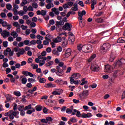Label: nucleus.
<instances>
[{
    "mask_svg": "<svg viewBox=\"0 0 125 125\" xmlns=\"http://www.w3.org/2000/svg\"><path fill=\"white\" fill-rule=\"evenodd\" d=\"M77 49L79 51L82 50L84 53H89L92 52L93 50L92 45L89 44H86L83 45L80 44L77 46Z\"/></svg>",
    "mask_w": 125,
    "mask_h": 125,
    "instance_id": "obj_1",
    "label": "nucleus"
},
{
    "mask_svg": "<svg viewBox=\"0 0 125 125\" xmlns=\"http://www.w3.org/2000/svg\"><path fill=\"white\" fill-rule=\"evenodd\" d=\"M110 48H111L110 43H104L101 47V52L103 54H106Z\"/></svg>",
    "mask_w": 125,
    "mask_h": 125,
    "instance_id": "obj_2",
    "label": "nucleus"
},
{
    "mask_svg": "<svg viewBox=\"0 0 125 125\" xmlns=\"http://www.w3.org/2000/svg\"><path fill=\"white\" fill-rule=\"evenodd\" d=\"M72 27H73V25H72L71 24L69 23V22H66L65 23L64 26H63L62 29L64 31H67V30H68V31L70 32V31H72Z\"/></svg>",
    "mask_w": 125,
    "mask_h": 125,
    "instance_id": "obj_3",
    "label": "nucleus"
},
{
    "mask_svg": "<svg viewBox=\"0 0 125 125\" xmlns=\"http://www.w3.org/2000/svg\"><path fill=\"white\" fill-rule=\"evenodd\" d=\"M17 28L16 30V31H13L11 33V35L13 36V37L14 38V39H16V38H17V37H18V34H17V33L19 34V33H20V32H21V29H20V27H18Z\"/></svg>",
    "mask_w": 125,
    "mask_h": 125,
    "instance_id": "obj_4",
    "label": "nucleus"
},
{
    "mask_svg": "<svg viewBox=\"0 0 125 125\" xmlns=\"http://www.w3.org/2000/svg\"><path fill=\"white\" fill-rule=\"evenodd\" d=\"M72 54V49L71 48H68L65 51V53L63 55V57L65 58H68L69 56H71Z\"/></svg>",
    "mask_w": 125,
    "mask_h": 125,
    "instance_id": "obj_5",
    "label": "nucleus"
},
{
    "mask_svg": "<svg viewBox=\"0 0 125 125\" xmlns=\"http://www.w3.org/2000/svg\"><path fill=\"white\" fill-rule=\"evenodd\" d=\"M90 70L93 72H98L100 70V67L98 65H92L90 67Z\"/></svg>",
    "mask_w": 125,
    "mask_h": 125,
    "instance_id": "obj_6",
    "label": "nucleus"
},
{
    "mask_svg": "<svg viewBox=\"0 0 125 125\" xmlns=\"http://www.w3.org/2000/svg\"><path fill=\"white\" fill-rule=\"evenodd\" d=\"M55 86H56V85L54 83H52L51 82L45 84L44 85V87L46 88H51L55 87Z\"/></svg>",
    "mask_w": 125,
    "mask_h": 125,
    "instance_id": "obj_7",
    "label": "nucleus"
},
{
    "mask_svg": "<svg viewBox=\"0 0 125 125\" xmlns=\"http://www.w3.org/2000/svg\"><path fill=\"white\" fill-rule=\"evenodd\" d=\"M9 32L6 31V30H4L3 32L1 33V36H2L3 38H5V37H9Z\"/></svg>",
    "mask_w": 125,
    "mask_h": 125,
    "instance_id": "obj_8",
    "label": "nucleus"
},
{
    "mask_svg": "<svg viewBox=\"0 0 125 125\" xmlns=\"http://www.w3.org/2000/svg\"><path fill=\"white\" fill-rule=\"evenodd\" d=\"M125 61V59L121 58L120 60H118V62L116 63V66H119V67H122V65H123V62Z\"/></svg>",
    "mask_w": 125,
    "mask_h": 125,
    "instance_id": "obj_9",
    "label": "nucleus"
},
{
    "mask_svg": "<svg viewBox=\"0 0 125 125\" xmlns=\"http://www.w3.org/2000/svg\"><path fill=\"white\" fill-rule=\"evenodd\" d=\"M37 15H42V16H44L46 15V11L43 10H42L41 11L40 10L37 12Z\"/></svg>",
    "mask_w": 125,
    "mask_h": 125,
    "instance_id": "obj_10",
    "label": "nucleus"
},
{
    "mask_svg": "<svg viewBox=\"0 0 125 125\" xmlns=\"http://www.w3.org/2000/svg\"><path fill=\"white\" fill-rule=\"evenodd\" d=\"M104 72H106V73H109V72H111V65L109 64L105 65Z\"/></svg>",
    "mask_w": 125,
    "mask_h": 125,
    "instance_id": "obj_11",
    "label": "nucleus"
},
{
    "mask_svg": "<svg viewBox=\"0 0 125 125\" xmlns=\"http://www.w3.org/2000/svg\"><path fill=\"white\" fill-rule=\"evenodd\" d=\"M96 58V54H92L90 58L88 59V62L90 63L92 60H94Z\"/></svg>",
    "mask_w": 125,
    "mask_h": 125,
    "instance_id": "obj_12",
    "label": "nucleus"
},
{
    "mask_svg": "<svg viewBox=\"0 0 125 125\" xmlns=\"http://www.w3.org/2000/svg\"><path fill=\"white\" fill-rule=\"evenodd\" d=\"M56 75H57V76H59L60 77H61V76L63 75L64 71L63 70V69H61L60 70L56 71Z\"/></svg>",
    "mask_w": 125,
    "mask_h": 125,
    "instance_id": "obj_13",
    "label": "nucleus"
},
{
    "mask_svg": "<svg viewBox=\"0 0 125 125\" xmlns=\"http://www.w3.org/2000/svg\"><path fill=\"white\" fill-rule=\"evenodd\" d=\"M62 41V38L61 37L58 36L56 39L53 40L54 42H61Z\"/></svg>",
    "mask_w": 125,
    "mask_h": 125,
    "instance_id": "obj_14",
    "label": "nucleus"
},
{
    "mask_svg": "<svg viewBox=\"0 0 125 125\" xmlns=\"http://www.w3.org/2000/svg\"><path fill=\"white\" fill-rule=\"evenodd\" d=\"M72 76L73 79H75V80H78V79H79V78L81 77V74L78 73H74L72 75Z\"/></svg>",
    "mask_w": 125,
    "mask_h": 125,
    "instance_id": "obj_15",
    "label": "nucleus"
},
{
    "mask_svg": "<svg viewBox=\"0 0 125 125\" xmlns=\"http://www.w3.org/2000/svg\"><path fill=\"white\" fill-rule=\"evenodd\" d=\"M0 24H1L2 27H6L8 24L6 21H4L3 20L0 19Z\"/></svg>",
    "mask_w": 125,
    "mask_h": 125,
    "instance_id": "obj_16",
    "label": "nucleus"
},
{
    "mask_svg": "<svg viewBox=\"0 0 125 125\" xmlns=\"http://www.w3.org/2000/svg\"><path fill=\"white\" fill-rule=\"evenodd\" d=\"M74 112L76 113V117H78V118H81L82 117V114H81V111H78L77 109H73Z\"/></svg>",
    "mask_w": 125,
    "mask_h": 125,
    "instance_id": "obj_17",
    "label": "nucleus"
},
{
    "mask_svg": "<svg viewBox=\"0 0 125 125\" xmlns=\"http://www.w3.org/2000/svg\"><path fill=\"white\" fill-rule=\"evenodd\" d=\"M88 95V90L83 91L82 93L80 95V96H87Z\"/></svg>",
    "mask_w": 125,
    "mask_h": 125,
    "instance_id": "obj_18",
    "label": "nucleus"
},
{
    "mask_svg": "<svg viewBox=\"0 0 125 125\" xmlns=\"http://www.w3.org/2000/svg\"><path fill=\"white\" fill-rule=\"evenodd\" d=\"M52 53L53 54H54V55H56L57 56H59V55H60V53H59V52L56 50V49H54L52 50Z\"/></svg>",
    "mask_w": 125,
    "mask_h": 125,
    "instance_id": "obj_19",
    "label": "nucleus"
},
{
    "mask_svg": "<svg viewBox=\"0 0 125 125\" xmlns=\"http://www.w3.org/2000/svg\"><path fill=\"white\" fill-rule=\"evenodd\" d=\"M52 53L53 54H54V55H56L57 56H59V55H60V53H59V52L56 50V49H54L52 50Z\"/></svg>",
    "mask_w": 125,
    "mask_h": 125,
    "instance_id": "obj_20",
    "label": "nucleus"
},
{
    "mask_svg": "<svg viewBox=\"0 0 125 125\" xmlns=\"http://www.w3.org/2000/svg\"><path fill=\"white\" fill-rule=\"evenodd\" d=\"M36 111H41L42 110V106L40 105H37L35 107Z\"/></svg>",
    "mask_w": 125,
    "mask_h": 125,
    "instance_id": "obj_21",
    "label": "nucleus"
},
{
    "mask_svg": "<svg viewBox=\"0 0 125 125\" xmlns=\"http://www.w3.org/2000/svg\"><path fill=\"white\" fill-rule=\"evenodd\" d=\"M115 58H116V57L115 56V55H114V54H111L110 55L109 61H110V62H113V61L115 60Z\"/></svg>",
    "mask_w": 125,
    "mask_h": 125,
    "instance_id": "obj_22",
    "label": "nucleus"
},
{
    "mask_svg": "<svg viewBox=\"0 0 125 125\" xmlns=\"http://www.w3.org/2000/svg\"><path fill=\"white\" fill-rule=\"evenodd\" d=\"M67 44H68V40H65L62 42V47H66Z\"/></svg>",
    "mask_w": 125,
    "mask_h": 125,
    "instance_id": "obj_23",
    "label": "nucleus"
},
{
    "mask_svg": "<svg viewBox=\"0 0 125 125\" xmlns=\"http://www.w3.org/2000/svg\"><path fill=\"white\" fill-rule=\"evenodd\" d=\"M35 44H37V41L32 40L30 42V46H31V45H35Z\"/></svg>",
    "mask_w": 125,
    "mask_h": 125,
    "instance_id": "obj_24",
    "label": "nucleus"
},
{
    "mask_svg": "<svg viewBox=\"0 0 125 125\" xmlns=\"http://www.w3.org/2000/svg\"><path fill=\"white\" fill-rule=\"evenodd\" d=\"M27 81H28V80H27L26 78H22L21 79V83H22V84H26V83H27Z\"/></svg>",
    "mask_w": 125,
    "mask_h": 125,
    "instance_id": "obj_25",
    "label": "nucleus"
},
{
    "mask_svg": "<svg viewBox=\"0 0 125 125\" xmlns=\"http://www.w3.org/2000/svg\"><path fill=\"white\" fill-rule=\"evenodd\" d=\"M95 21L97 22V23H103V22H104V20L101 19V18H99V19H96L95 20Z\"/></svg>",
    "mask_w": 125,
    "mask_h": 125,
    "instance_id": "obj_26",
    "label": "nucleus"
},
{
    "mask_svg": "<svg viewBox=\"0 0 125 125\" xmlns=\"http://www.w3.org/2000/svg\"><path fill=\"white\" fill-rule=\"evenodd\" d=\"M23 44L25 45H28V46H30V40H24L23 42Z\"/></svg>",
    "mask_w": 125,
    "mask_h": 125,
    "instance_id": "obj_27",
    "label": "nucleus"
},
{
    "mask_svg": "<svg viewBox=\"0 0 125 125\" xmlns=\"http://www.w3.org/2000/svg\"><path fill=\"white\" fill-rule=\"evenodd\" d=\"M8 49L10 50V48L9 47L7 48L6 50H4L3 54H4V55L5 56H7V55L8 54Z\"/></svg>",
    "mask_w": 125,
    "mask_h": 125,
    "instance_id": "obj_28",
    "label": "nucleus"
},
{
    "mask_svg": "<svg viewBox=\"0 0 125 125\" xmlns=\"http://www.w3.org/2000/svg\"><path fill=\"white\" fill-rule=\"evenodd\" d=\"M46 80L44 78H40L39 79V83H45Z\"/></svg>",
    "mask_w": 125,
    "mask_h": 125,
    "instance_id": "obj_29",
    "label": "nucleus"
},
{
    "mask_svg": "<svg viewBox=\"0 0 125 125\" xmlns=\"http://www.w3.org/2000/svg\"><path fill=\"white\" fill-rule=\"evenodd\" d=\"M6 7L8 10H10L12 8V6L10 3H7L6 5Z\"/></svg>",
    "mask_w": 125,
    "mask_h": 125,
    "instance_id": "obj_30",
    "label": "nucleus"
},
{
    "mask_svg": "<svg viewBox=\"0 0 125 125\" xmlns=\"http://www.w3.org/2000/svg\"><path fill=\"white\" fill-rule=\"evenodd\" d=\"M14 95H16V96H21V93L19 91H14Z\"/></svg>",
    "mask_w": 125,
    "mask_h": 125,
    "instance_id": "obj_31",
    "label": "nucleus"
},
{
    "mask_svg": "<svg viewBox=\"0 0 125 125\" xmlns=\"http://www.w3.org/2000/svg\"><path fill=\"white\" fill-rule=\"evenodd\" d=\"M13 25L14 27H16V28H18V27H20V24L17 21H15L13 23Z\"/></svg>",
    "mask_w": 125,
    "mask_h": 125,
    "instance_id": "obj_32",
    "label": "nucleus"
},
{
    "mask_svg": "<svg viewBox=\"0 0 125 125\" xmlns=\"http://www.w3.org/2000/svg\"><path fill=\"white\" fill-rule=\"evenodd\" d=\"M30 109H32V105L31 104L26 106L24 110V111H26V110H30Z\"/></svg>",
    "mask_w": 125,
    "mask_h": 125,
    "instance_id": "obj_33",
    "label": "nucleus"
},
{
    "mask_svg": "<svg viewBox=\"0 0 125 125\" xmlns=\"http://www.w3.org/2000/svg\"><path fill=\"white\" fill-rule=\"evenodd\" d=\"M70 122H71V123H77V120L76 117H72L70 118Z\"/></svg>",
    "mask_w": 125,
    "mask_h": 125,
    "instance_id": "obj_34",
    "label": "nucleus"
},
{
    "mask_svg": "<svg viewBox=\"0 0 125 125\" xmlns=\"http://www.w3.org/2000/svg\"><path fill=\"white\" fill-rule=\"evenodd\" d=\"M96 3H97V2H93L92 3H91V8L92 10H93V9H94V5H95Z\"/></svg>",
    "mask_w": 125,
    "mask_h": 125,
    "instance_id": "obj_35",
    "label": "nucleus"
},
{
    "mask_svg": "<svg viewBox=\"0 0 125 125\" xmlns=\"http://www.w3.org/2000/svg\"><path fill=\"white\" fill-rule=\"evenodd\" d=\"M14 8L13 9V11H14V10H17L18 8H19V6L17 4H14L13 5Z\"/></svg>",
    "mask_w": 125,
    "mask_h": 125,
    "instance_id": "obj_36",
    "label": "nucleus"
},
{
    "mask_svg": "<svg viewBox=\"0 0 125 125\" xmlns=\"http://www.w3.org/2000/svg\"><path fill=\"white\" fill-rule=\"evenodd\" d=\"M72 112H73V110L70 108H67L66 110V113H67V114H72Z\"/></svg>",
    "mask_w": 125,
    "mask_h": 125,
    "instance_id": "obj_37",
    "label": "nucleus"
},
{
    "mask_svg": "<svg viewBox=\"0 0 125 125\" xmlns=\"http://www.w3.org/2000/svg\"><path fill=\"white\" fill-rule=\"evenodd\" d=\"M12 114H13V116L14 117H15V118H16L17 119L19 118V116H17V113L16 111H13Z\"/></svg>",
    "mask_w": 125,
    "mask_h": 125,
    "instance_id": "obj_38",
    "label": "nucleus"
},
{
    "mask_svg": "<svg viewBox=\"0 0 125 125\" xmlns=\"http://www.w3.org/2000/svg\"><path fill=\"white\" fill-rule=\"evenodd\" d=\"M47 123H48V122H52V118L51 117H47L46 118Z\"/></svg>",
    "mask_w": 125,
    "mask_h": 125,
    "instance_id": "obj_39",
    "label": "nucleus"
},
{
    "mask_svg": "<svg viewBox=\"0 0 125 125\" xmlns=\"http://www.w3.org/2000/svg\"><path fill=\"white\" fill-rule=\"evenodd\" d=\"M117 42L118 43H124L125 42V40L119 38V40L117 41Z\"/></svg>",
    "mask_w": 125,
    "mask_h": 125,
    "instance_id": "obj_40",
    "label": "nucleus"
},
{
    "mask_svg": "<svg viewBox=\"0 0 125 125\" xmlns=\"http://www.w3.org/2000/svg\"><path fill=\"white\" fill-rule=\"evenodd\" d=\"M8 45V42L7 41H5L3 42V46L4 47H7Z\"/></svg>",
    "mask_w": 125,
    "mask_h": 125,
    "instance_id": "obj_41",
    "label": "nucleus"
},
{
    "mask_svg": "<svg viewBox=\"0 0 125 125\" xmlns=\"http://www.w3.org/2000/svg\"><path fill=\"white\" fill-rule=\"evenodd\" d=\"M29 71H22V74L23 75H24V76H26V77H28L29 76Z\"/></svg>",
    "mask_w": 125,
    "mask_h": 125,
    "instance_id": "obj_42",
    "label": "nucleus"
},
{
    "mask_svg": "<svg viewBox=\"0 0 125 125\" xmlns=\"http://www.w3.org/2000/svg\"><path fill=\"white\" fill-rule=\"evenodd\" d=\"M37 48L38 49H42V48H43V44H39L37 45Z\"/></svg>",
    "mask_w": 125,
    "mask_h": 125,
    "instance_id": "obj_43",
    "label": "nucleus"
},
{
    "mask_svg": "<svg viewBox=\"0 0 125 125\" xmlns=\"http://www.w3.org/2000/svg\"><path fill=\"white\" fill-rule=\"evenodd\" d=\"M5 97L7 101H10V100H11V97H10L9 95H6Z\"/></svg>",
    "mask_w": 125,
    "mask_h": 125,
    "instance_id": "obj_44",
    "label": "nucleus"
},
{
    "mask_svg": "<svg viewBox=\"0 0 125 125\" xmlns=\"http://www.w3.org/2000/svg\"><path fill=\"white\" fill-rule=\"evenodd\" d=\"M57 50L59 53L61 52L62 50V47H61V46L57 47Z\"/></svg>",
    "mask_w": 125,
    "mask_h": 125,
    "instance_id": "obj_45",
    "label": "nucleus"
},
{
    "mask_svg": "<svg viewBox=\"0 0 125 125\" xmlns=\"http://www.w3.org/2000/svg\"><path fill=\"white\" fill-rule=\"evenodd\" d=\"M73 103H75V104H79L80 103V100H77L76 99H74L73 100Z\"/></svg>",
    "mask_w": 125,
    "mask_h": 125,
    "instance_id": "obj_46",
    "label": "nucleus"
},
{
    "mask_svg": "<svg viewBox=\"0 0 125 125\" xmlns=\"http://www.w3.org/2000/svg\"><path fill=\"white\" fill-rule=\"evenodd\" d=\"M10 72H11V69H10V68L8 67L6 69V75H7V74H9V73H10Z\"/></svg>",
    "mask_w": 125,
    "mask_h": 125,
    "instance_id": "obj_47",
    "label": "nucleus"
},
{
    "mask_svg": "<svg viewBox=\"0 0 125 125\" xmlns=\"http://www.w3.org/2000/svg\"><path fill=\"white\" fill-rule=\"evenodd\" d=\"M32 6L34 8H38V3H36V2H33L32 3Z\"/></svg>",
    "mask_w": 125,
    "mask_h": 125,
    "instance_id": "obj_48",
    "label": "nucleus"
},
{
    "mask_svg": "<svg viewBox=\"0 0 125 125\" xmlns=\"http://www.w3.org/2000/svg\"><path fill=\"white\" fill-rule=\"evenodd\" d=\"M70 83L71 84H73V83H74L75 82V79H74V78H73V76H72L71 77H70Z\"/></svg>",
    "mask_w": 125,
    "mask_h": 125,
    "instance_id": "obj_49",
    "label": "nucleus"
},
{
    "mask_svg": "<svg viewBox=\"0 0 125 125\" xmlns=\"http://www.w3.org/2000/svg\"><path fill=\"white\" fill-rule=\"evenodd\" d=\"M78 4L81 6H82V7H83V6H84V5L83 4V2L82 0L79 1Z\"/></svg>",
    "mask_w": 125,
    "mask_h": 125,
    "instance_id": "obj_50",
    "label": "nucleus"
},
{
    "mask_svg": "<svg viewBox=\"0 0 125 125\" xmlns=\"http://www.w3.org/2000/svg\"><path fill=\"white\" fill-rule=\"evenodd\" d=\"M0 16L2 18H4V17H6V14H5V13L2 12L0 14Z\"/></svg>",
    "mask_w": 125,
    "mask_h": 125,
    "instance_id": "obj_51",
    "label": "nucleus"
},
{
    "mask_svg": "<svg viewBox=\"0 0 125 125\" xmlns=\"http://www.w3.org/2000/svg\"><path fill=\"white\" fill-rule=\"evenodd\" d=\"M87 114H85V113H83L81 114V118H87Z\"/></svg>",
    "mask_w": 125,
    "mask_h": 125,
    "instance_id": "obj_52",
    "label": "nucleus"
},
{
    "mask_svg": "<svg viewBox=\"0 0 125 125\" xmlns=\"http://www.w3.org/2000/svg\"><path fill=\"white\" fill-rule=\"evenodd\" d=\"M49 23L50 25H54L55 21H54V20H50L49 21Z\"/></svg>",
    "mask_w": 125,
    "mask_h": 125,
    "instance_id": "obj_53",
    "label": "nucleus"
},
{
    "mask_svg": "<svg viewBox=\"0 0 125 125\" xmlns=\"http://www.w3.org/2000/svg\"><path fill=\"white\" fill-rule=\"evenodd\" d=\"M49 44V42L47 40H44L43 41V44L44 45H47V44Z\"/></svg>",
    "mask_w": 125,
    "mask_h": 125,
    "instance_id": "obj_54",
    "label": "nucleus"
},
{
    "mask_svg": "<svg viewBox=\"0 0 125 125\" xmlns=\"http://www.w3.org/2000/svg\"><path fill=\"white\" fill-rule=\"evenodd\" d=\"M2 66H3V68H7V67H8L9 65H8V63H7L6 62H4L2 64Z\"/></svg>",
    "mask_w": 125,
    "mask_h": 125,
    "instance_id": "obj_55",
    "label": "nucleus"
},
{
    "mask_svg": "<svg viewBox=\"0 0 125 125\" xmlns=\"http://www.w3.org/2000/svg\"><path fill=\"white\" fill-rule=\"evenodd\" d=\"M37 25V24H36L35 22H32L30 23V26L32 27V28H35V27H36V26Z\"/></svg>",
    "mask_w": 125,
    "mask_h": 125,
    "instance_id": "obj_56",
    "label": "nucleus"
},
{
    "mask_svg": "<svg viewBox=\"0 0 125 125\" xmlns=\"http://www.w3.org/2000/svg\"><path fill=\"white\" fill-rule=\"evenodd\" d=\"M73 83H74V84H76V85L80 84V83H81V81L80 80L75 81Z\"/></svg>",
    "mask_w": 125,
    "mask_h": 125,
    "instance_id": "obj_57",
    "label": "nucleus"
},
{
    "mask_svg": "<svg viewBox=\"0 0 125 125\" xmlns=\"http://www.w3.org/2000/svg\"><path fill=\"white\" fill-rule=\"evenodd\" d=\"M46 52H47L48 53H50V52H51V48L48 47L46 49Z\"/></svg>",
    "mask_w": 125,
    "mask_h": 125,
    "instance_id": "obj_58",
    "label": "nucleus"
},
{
    "mask_svg": "<svg viewBox=\"0 0 125 125\" xmlns=\"http://www.w3.org/2000/svg\"><path fill=\"white\" fill-rule=\"evenodd\" d=\"M9 118L10 120H13L14 119V116H13V114L12 113H10L9 114Z\"/></svg>",
    "mask_w": 125,
    "mask_h": 125,
    "instance_id": "obj_59",
    "label": "nucleus"
},
{
    "mask_svg": "<svg viewBox=\"0 0 125 125\" xmlns=\"http://www.w3.org/2000/svg\"><path fill=\"white\" fill-rule=\"evenodd\" d=\"M41 123H42L43 124H47V121H46V119H42L41 120Z\"/></svg>",
    "mask_w": 125,
    "mask_h": 125,
    "instance_id": "obj_60",
    "label": "nucleus"
},
{
    "mask_svg": "<svg viewBox=\"0 0 125 125\" xmlns=\"http://www.w3.org/2000/svg\"><path fill=\"white\" fill-rule=\"evenodd\" d=\"M30 33H31V29H27L25 31V34L26 35H30Z\"/></svg>",
    "mask_w": 125,
    "mask_h": 125,
    "instance_id": "obj_61",
    "label": "nucleus"
},
{
    "mask_svg": "<svg viewBox=\"0 0 125 125\" xmlns=\"http://www.w3.org/2000/svg\"><path fill=\"white\" fill-rule=\"evenodd\" d=\"M62 7H63L64 9H66V8H69V5H68V4H64L62 5Z\"/></svg>",
    "mask_w": 125,
    "mask_h": 125,
    "instance_id": "obj_62",
    "label": "nucleus"
},
{
    "mask_svg": "<svg viewBox=\"0 0 125 125\" xmlns=\"http://www.w3.org/2000/svg\"><path fill=\"white\" fill-rule=\"evenodd\" d=\"M62 17H65L66 16V12H62L60 13Z\"/></svg>",
    "mask_w": 125,
    "mask_h": 125,
    "instance_id": "obj_63",
    "label": "nucleus"
},
{
    "mask_svg": "<svg viewBox=\"0 0 125 125\" xmlns=\"http://www.w3.org/2000/svg\"><path fill=\"white\" fill-rule=\"evenodd\" d=\"M34 15H35V13H34V12H30L28 13V15L29 17H33V16H34Z\"/></svg>",
    "mask_w": 125,
    "mask_h": 125,
    "instance_id": "obj_64",
    "label": "nucleus"
}]
</instances>
